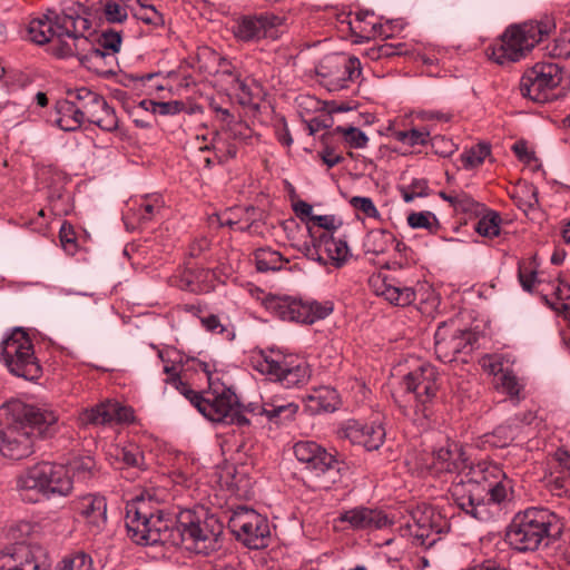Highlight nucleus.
<instances>
[{"instance_id": "864d4df0", "label": "nucleus", "mask_w": 570, "mask_h": 570, "mask_svg": "<svg viewBox=\"0 0 570 570\" xmlns=\"http://www.w3.org/2000/svg\"><path fill=\"white\" fill-rule=\"evenodd\" d=\"M58 570H94L92 559L89 554L78 551L65 557Z\"/></svg>"}, {"instance_id": "de8ad7c7", "label": "nucleus", "mask_w": 570, "mask_h": 570, "mask_svg": "<svg viewBox=\"0 0 570 570\" xmlns=\"http://www.w3.org/2000/svg\"><path fill=\"white\" fill-rule=\"evenodd\" d=\"M495 387L498 391L509 395L510 399L517 401L520 400V393L523 389L518 377L510 370H507L499 376V380L495 381Z\"/></svg>"}, {"instance_id": "5fc2aeb1", "label": "nucleus", "mask_w": 570, "mask_h": 570, "mask_svg": "<svg viewBox=\"0 0 570 570\" xmlns=\"http://www.w3.org/2000/svg\"><path fill=\"white\" fill-rule=\"evenodd\" d=\"M400 193L405 203H411L417 197H426L430 194L426 179H413L407 186H401Z\"/></svg>"}, {"instance_id": "9d476101", "label": "nucleus", "mask_w": 570, "mask_h": 570, "mask_svg": "<svg viewBox=\"0 0 570 570\" xmlns=\"http://www.w3.org/2000/svg\"><path fill=\"white\" fill-rule=\"evenodd\" d=\"M268 312L282 321L301 324H314L332 314V301H316L314 298H295L291 296L268 295L264 299Z\"/></svg>"}, {"instance_id": "2f4dec72", "label": "nucleus", "mask_w": 570, "mask_h": 570, "mask_svg": "<svg viewBox=\"0 0 570 570\" xmlns=\"http://www.w3.org/2000/svg\"><path fill=\"white\" fill-rule=\"evenodd\" d=\"M306 409L312 414L321 412H334L338 405V395L336 391L328 386H321L313 390L304 399Z\"/></svg>"}, {"instance_id": "f8f14e48", "label": "nucleus", "mask_w": 570, "mask_h": 570, "mask_svg": "<svg viewBox=\"0 0 570 570\" xmlns=\"http://www.w3.org/2000/svg\"><path fill=\"white\" fill-rule=\"evenodd\" d=\"M564 75L558 63L538 62L521 77L520 92L532 101L548 102L558 98V89L564 80Z\"/></svg>"}, {"instance_id": "a878e982", "label": "nucleus", "mask_w": 570, "mask_h": 570, "mask_svg": "<svg viewBox=\"0 0 570 570\" xmlns=\"http://www.w3.org/2000/svg\"><path fill=\"white\" fill-rule=\"evenodd\" d=\"M279 18L274 14L244 16L233 24L234 36L245 42L257 41L267 37L268 32L277 26Z\"/></svg>"}, {"instance_id": "603ef678", "label": "nucleus", "mask_w": 570, "mask_h": 570, "mask_svg": "<svg viewBox=\"0 0 570 570\" xmlns=\"http://www.w3.org/2000/svg\"><path fill=\"white\" fill-rule=\"evenodd\" d=\"M171 72L164 75L163 72H148L145 73V94L153 96L159 91L170 88L169 77Z\"/></svg>"}, {"instance_id": "aec40b11", "label": "nucleus", "mask_w": 570, "mask_h": 570, "mask_svg": "<svg viewBox=\"0 0 570 570\" xmlns=\"http://www.w3.org/2000/svg\"><path fill=\"white\" fill-rule=\"evenodd\" d=\"M431 466L436 473H455L453 483L461 476L466 479L465 474L469 469L475 464L470 463L462 444L448 440L444 445L433 451Z\"/></svg>"}, {"instance_id": "c756f323", "label": "nucleus", "mask_w": 570, "mask_h": 570, "mask_svg": "<svg viewBox=\"0 0 570 570\" xmlns=\"http://www.w3.org/2000/svg\"><path fill=\"white\" fill-rule=\"evenodd\" d=\"M67 96L71 98L79 108L86 121L89 117H94L95 111L101 106H105L106 101L101 95L87 87L69 89Z\"/></svg>"}, {"instance_id": "cd10ccee", "label": "nucleus", "mask_w": 570, "mask_h": 570, "mask_svg": "<svg viewBox=\"0 0 570 570\" xmlns=\"http://www.w3.org/2000/svg\"><path fill=\"white\" fill-rule=\"evenodd\" d=\"M314 249L317 262L322 264L331 263L336 267L343 266L351 256L346 239L336 238L328 233H321L314 238Z\"/></svg>"}, {"instance_id": "4d7b16f0", "label": "nucleus", "mask_w": 570, "mask_h": 570, "mask_svg": "<svg viewBox=\"0 0 570 570\" xmlns=\"http://www.w3.org/2000/svg\"><path fill=\"white\" fill-rule=\"evenodd\" d=\"M394 137L397 141L410 147H414L417 145H425L429 140L430 132L425 129L413 128L410 130L396 131Z\"/></svg>"}, {"instance_id": "a211bd4d", "label": "nucleus", "mask_w": 570, "mask_h": 570, "mask_svg": "<svg viewBox=\"0 0 570 570\" xmlns=\"http://www.w3.org/2000/svg\"><path fill=\"white\" fill-rule=\"evenodd\" d=\"M110 50H101L95 45V40L88 37H79L73 42L63 41L57 50L58 58L78 57L81 65L98 75H107L112 71L116 60Z\"/></svg>"}, {"instance_id": "6e6d98bb", "label": "nucleus", "mask_w": 570, "mask_h": 570, "mask_svg": "<svg viewBox=\"0 0 570 570\" xmlns=\"http://www.w3.org/2000/svg\"><path fill=\"white\" fill-rule=\"evenodd\" d=\"M223 129L237 145L248 144L253 137L252 128L243 121L230 120L228 126H224Z\"/></svg>"}, {"instance_id": "338daca9", "label": "nucleus", "mask_w": 570, "mask_h": 570, "mask_svg": "<svg viewBox=\"0 0 570 570\" xmlns=\"http://www.w3.org/2000/svg\"><path fill=\"white\" fill-rule=\"evenodd\" d=\"M350 205L368 218H377L380 216L377 208L370 197L354 196L350 199Z\"/></svg>"}, {"instance_id": "3c124183", "label": "nucleus", "mask_w": 570, "mask_h": 570, "mask_svg": "<svg viewBox=\"0 0 570 570\" xmlns=\"http://www.w3.org/2000/svg\"><path fill=\"white\" fill-rule=\"evenodd\" d=\"M489 155V145L478 144L461 155V161L464 168L472 169L479 167Z\"/></svg>"}, {"instance_id": "e433bc0d", "label": "nucleus", "mask_w": 570, "mask_h": 570, "mask_svg": "<svg viewBox=\"0 0 570 570\" xmlns=\"http://www.w3.org/2000/svg\"><path fill=\"white\" fill-rule=\"evenodd\" d=\"M220 58L219 53L214 49L207 46H200L195 53L186 59V63L203 75H213L215 69H217Z\"/></svg>"}, {"instance_id": "052dcab7", "label": "nucleus", "mask_w": 570, "mask_h": 570, "mask_svg": "<svg viewBox=\"0 0 570 570\" xmlns=\"http://www.w3.org/2000/svg\"><path fill=\"white\" fill-rule=\"evenodd\" d=\"M184 371L193 370L195 372H203L208 381V385H213V375L216 372V364L213 361H203L197 357L187 358L181 364Z\"/></svg>"}, {"instance_id": "774afa93", "label": "nucleus", "mask_w": 570, "mask_h": 570, "mask_svg": "<svg viewBox=\"0 0 570 570\" xmlns=\"http://www.w3.org/2000/svg\"><path fill=\"white\" fill-rule=\"evenodd\" d=\"M95 45L99 46L101 50H110L117 53L120 49L121 37L118 32L105 31L97 37Z\"/></svg>"}, {"instance_id": "09e8293b", "label": "nucleus", "mask_w": 570, "mask_h": 570, "mask_svg": "<svg viewBox=\"0 0 570 570\" xmlns=\"http://www.w3.org/2000/svg\"><path fill=\"white\" fill-rule=\"evenodd\" d=\"M407 224L412 228H423L436 233L440 228L436 216L431 212H414L407 216Z\"/></svg>"}, {"instance_id": "4c0bfd02", "label": "nucleus", "mask_w": 570, "mask_h": 570, "mask_svg": "<svg viewBox=\"0 0 570 570\" xmlns=\"http://www.w3.org/2000/svg\"><path fill=\"white\" fill-rule=\"evenodd\" d=\"M212 149L218 163L223 164L237 156L238 145L222 128L216 132L210 146L202 147L200 150Z\"/></svg>"}, {"instance_id": "49530a36", "label": "nucleus", "mask_w": 570, "mask_h": 570, "mask_svg": "<svg viewBox=\"0 0 570 570\" xmlns=\"http://www.w3.org/2000/svg\"><path fill=\"white\" fill-rule=\"evenodd\" d=\"M87 121L106 131H112L118 127V118L115 110L107 104V101H105V106L98 108L95 111V116L89 117Z\"/></svg>"}, {"instance_id": "7c9ffc66", "label": "nucleus", "mask_w": 570, "mask_h": 570, "mask_svg": "<svg viewBox=\"0 0 570 570\" xmlns=\"http://www.w3.org/2000/svg\"><path fill=\"white\" fill-rule=\"evenodd\" d=\"M56 115L55 122L65 131H75L86 121L79 108L68 96L67 99L59 100L56 104Z\"/></svg>"}, {"instance_id": "f704fd0d", "label": "nucleus", "mask_w": 570, "mask_h": 570, "mask_svg": "<svg viewBox=\"0 0 570 570\" xmlns=\"http://www.w3.org/2000/svg\"><path fill=\"white\" fill-rule=\"evenodd\" d=\"M367 18L373 19L374 16L370 12H357L353 20H347L350 31L356 37L370 39L373 36H382L385 38L390 37V33L385 31L382 24H377V22L367 20Z\"/></svg>"}, {"instance_id": "dca6fc26", "label": "nucleus", "mask_w": 570, "mask_h": 570, "mask_svg": "<svg viewBox=\"0 0 570 570\" xmlns=\"http://www.w3.org/2000/svg\"><path fill=\"white\" fill-rule=\"evenodd\" d=\"M478 344V335L469 330H460L453 321L439 324L434 334V350L443 363L455 361L459 355L470 354Z\"/></svg>"}, {"instance_id": "a19ab883", "label": "nucleus", "mask_w": 570, "mask_h": 570, "mask_svg": "<svg viewBox=\"0 0 570 570\" xmlns=\"http://www.w3.org/2000/svg\"><path fill=\"white\" fill-rule=\"evenodd\" d=\"M185 309L194 316L199 317L203 327L213 334H220L225 340L232 341L235 336L233 330L225 326L219 317L214 314L202 315V308L196 305H186Z\"/></svg>"}, {"instance_id": "473e14b6", "label": "nucleus", "mask_w": 570, "mask_h": 570, "mask_svg": "<svg viewBox=\"0 0 570 570\" xmlns=\"http://www.w3.org/2000/svg\"><path fill=\"white\" fill-rule=\"evenodd\" d=\"M145 26L148 27L146 33L154 35L157 41L154 43L155 48L164 50L169 39V28L165 22V18L161 12L153 4L145 3Z\"/></svg>"}, {"instance_id": "c85d7f7f", "label": "nucleus", "mask_w": 570, "mask_h": 570, "mask_svg": "<svg viewBox=\"0 0 570 570\" xmlns=\"http://www.w3.org/2000/svg\"><path fill=\"white\" fill-rule=\"evenodd\" d=\"M434 510L429 505H417L411 511L409 528L414 537L428 539L432 533H439L440 527L434 521Z\"/></svg>"}, {"instance_id": "79ce46f5", "label": "nucleus", "mask_w": 570, "mask_h": 570, "mask_svg": "<svg viewBox=\"0 0 570 570\" xmlns=\"http://www.w3.org/2000/svg\"><path fill=\"white\" fill-rule=\"evenodd\" d=\"M255 264L258 272H277L288 263L279 252L271 248H258L254 253Z\"/></svg>"}, {"instance_id": "f03ea898", "label": "nucleus", "mask_w": 570, "mask_h": 570, "mask_svg": "<svg viewBox=\"0 0 570 570\" xmlns=\"http://www.w3.org/2000/svg\"><path fill=\"white\" fill-rule=\"evenodd\" d=\"M7 415L6 428H0V453L21 460L35 451L37 439L52 438L58 431L57 413L45 406L11 400L2 406Z\"/></svg>"}, {"instance_id": "13d9d810", "label": "nucleus", "mask_w": 570, "mask_h": 570, "mask_svg": "<svg viewBox=\"0 0 570 570\" xmlns=\"http://www.w3.org/2000/svg\"><path fill=\"white\" fill-rule=\"evenodd\" d=\"M546 51L552 58L567 59L570 57V46L566 29H562L559 36L546 46Z\"/></svg>"}, {"instance_id": "bf43d9fd", "label": "nucleus", "mask_w": 570, "mask_h": 570, "mask_svg": "<svg viewBox=\"0 0 570 570\" xmlns=\"http://www.w3.org/2000/svg\"><path fill=\"white\" fill-rule=\"evenodd\" d=\"M454 210L480 216L485 212V206L473 199L466 193L459 191Z\"/></svg>"}, {"instance_id": "c9c22d12", "label": "nucleus", "mask_w": 570, "mask_h": 570, "mask_svg": "<svg viewBox=\"0 0 570 570\" xmlns=\"http://www.w3.org/2000/svg\"><path fill=\"white\" fill-rule=\"evenodd\" d=\"M150 347L157 353V356L163 363V371L167 374L165 382L178 391V386L174 383V381L181 380L179 372L183 370V357L175 348L171 347H166L163 350H158L154 345H150Z\"/></svg>"}, {"instance_id": "b1692460", "label": "nucleus", "mask_w": 570, "mask_h": 570, "mask_svg": "<svg viewBox=\"0 0 570 570\" xmlns=\"http://www.w3.org/2000/svg\"><path fill=\"white\" fill-rule=\"evenodd\" d=\"M78 420L83 426L129 422L132 420V410L121 406L118 402L105 401L90 409L82 410Z\"/></svg>"}, {"instance_id": "5701e85b", "label": "nucleus", "mask_w": 570, "mask_h": 570, "mask_svg": "<svg viewBox=\"0 0 570 570\" xmlns=\"http://www.w3.org/2000/svg\"><path fill=\"white\" fill-rule=\"evenodd\" d=\"M340 436L367 451L377 450L385 440V429L381 423L363 424L351 420L340 429Z\"/></svg>"}, {"instance_id": "f3484780", "label": "nucleus", "mask_w": 570, "mask_h": 570, "mask_svg": "<svg viewBox=\"0 0 570 570\" xmlns=\"http://www.w3.org/2000/svg\"><path fill=\"white\" fill-rule=\"evenodd\" d=\"M75 31V21L72 14L57 12L49 9L41 18L32 19L27 27L28 38L36 45L42 46L56 39L52 46V52L57 56V50L65 39V35Z\"/></svg>"}, {"instance_id": "c03bdc74", "label": "nucleus", "mask_w": 570, "mask_h": 570, "mask_svg": "<svg viewBox=\"0 0 570 570\" xmlns=\"http://www.w3.org/2000/svg\"><path fill=\"white\" fill-rule=\"evenodd\" d=\"M268 421L276 424L291 421L298 411V405L293 402L264 403L261 407Z\"/></svg>"}, {"instance_id": "1a4fd4ad", "label": "nucleus", "mask_w": 570, "mask_h": 570, "mask_svg": "<svg viewBox=\"0 0 570 570\" xmlns=\"http://www.w3.org/2000/svg\"><path fill=\"white\" fill-rule=\"evenodd\" d=\"M253 367L269 380L289 389L305 383L311 376L308 364L281 351H259L252 356Z\"/></svg>"}, {"instance_id": "6ab92c4d", "label": "nucleus", "mask_w": 570, "mask_h": 570, "mask_svg": "<svg viewBox=\"0 0 570 570\" xmlns=\"http://www.w3.org/2000/svg\"><path fill=\"white\" fill-rule=\"evenodd\" d=\"M293 452L297 461L304 464L305 469L314 472L315 475H327L330 483L340 480L342 463L316 442H296Z\"/></svg>"}, {"instance_id": "39448f33", "label": "nucleus", "mask_w": 570, "mask_h": 570, "mask_svg": "<svg viewBox=\"0 0 570 570\" xmlns=\"http://www.w3.org/2000/svg\"><path fill=\"white\" fill-rule=\"evenodd\" d=\"M439 373L430 363H422L409 372L402 381L407 393L413 394V415L411 417L419 431H428L436 423V396L440 389Z\"/></svg>"}, {"instance_id": "58836bf2", "label": "nucleus", "mask_w": 570, "mask_h": 570, "mask_svg": "<svg viewBox=\"0 0 570 570\" xmlns=\"http://www.w3.org/2000/svg\"><path fill=\"white\" fill-rule=\"evenodd\" d=\"M395 236L386 229H373L368 232L363 242V248L366 254H385L394 244Z\"/></svg>"}, {"instance_id": "412c9836", "label": "nucleus", "mask_w": 570, "mask_h": 570, "mask_svg": "<svg viewBox=\"0 0 570 570\" xmlns=\"http://www.w3.org/2000/svg\"><path fill=\"white\" fill-rule=\"evenodd\" d=\"M368 285L376 296L383 297L395 306H409L415 298V291L411 286L403 285L399 279L379 273L368 278Z\"/></svg>"}, {"instance_id": "e2e57ef3", "label": "nucleus", "mask_w": 570, "mask_h": 570, "mask_svg": "<svg viewBox=\"0 0 570 570\" xmlns=\"http://www.w3.org/2000/svg\"><path fill=\"white\" fill-rule=\"evenodd\" d=\"M518 278L522 288L527 292H533L535 284H540L537 272L530 264L520 263L518 267Z\"/></svg>"}, {"instance_id": "0e129e2a", "label": "nucleus", "mask_w": 570, "mask_h": 570, "mask_svg": "<svg viewBox=\"0 0 570 570\" xmlns=\"http://www.w3.org/2000/svg\"><path fill=\"white\" fill-rule=\"evenodd\" d=\"M165 202L160 194L145 195V222L147 218L163 217Z\"/></svg>"}, {"instance_id": "423d86ee", "label": "nucleus", "mask_w": 570, "mask_h": 570, "mask_svg": "<svg viewBox=\"0 0 570 570\" xmlns=\"http://www.w3.org/2000/svg\"><path fill=\"white\" fill-rule=\"evenodd\" d=\"M554 28L556 23L550 17L511 26L493 45L490 57L499 65L517 62Z\"/></svg>"}, {"instance_id": "6e6552de", "label": "nucleus", "mask_w": 570, "mask_h": 570, "mask_svg": "<svg viewBox=\"0 0 570 570\" xmlns=\"http://www.w3.org/2000/svg\"><path fill=\"white\" fill-rule=\"evenodd\" d=\"M0 360L17 377L37 381L42 374L32 341L20 327L12 330L0 343Z\"/></svg>"}, {"instance_id": "0eeeda50", "label": "nucleus", "mask_w": 570, "mask_h": 570, "mask_svg": "<svg viewBox=\"0 0 570 570\" xmlns=\"http://www.w3.org/2000/svg\"><path fill=\"white\" fill-rule=\"evenodd\" d=\"M17 488L23 500L37 502L38 498L29 497V492L51 499L69 495L73 487L65 465L42 461L26 469L18 476Z\"/></svg>"}, {"instance_id": "72a5a7b5", "label": "nucleus", "mask_w": 570, "mask_h": 570, "mask_svg": "<svg viewBox=\"0 0 570 570\" xmlns=\"http://www.w3.org/2000/svg\"><path fill=\"white\" fill-rule=\"evenodd\" d=\"M142 502V493L135 495L132 499L128 500L126 503V515H125V527L127 530L128 538L136 544L142 543V531L140 529L141 522V512L140 504Z\"/></svg>"}, {"instance_id": "7ed1b4c3", "label": "nucleus", "mask_w": 570, "mask_h": 570, "mask_svg": "<svg viewBox=\"0 0 570 570\" xmlns=\"http://www.w3.org/2000/svg\"><path fill=\"white\" fill-rule=\"evenodd\" d=\"M560 531L554 512L531 507L514 514L505 530V542L518 552H534L549 547Z\"/></svg>"}, {"instance_id": "ddd939ff", "label": "nucleus", "mask_w": 570, "mask_h": 570, "mask_svg": "<svg viewBox=\"0 0 570 570\" xmlns=\"http://www.w3.org/2000/svg\"><path fill=\"white\" fill-rule=\"evenodd\" d=\"M318 81L328 91H338L350 87L362 75L361 61L355 56L331 53L315 66Z\"/></svg>"}, {"instance_id": "bb28decb", "label": "nucleus", "mask_w": 570, "mask_h": 570, "mask_svg": "<svg viewBox=\"0 0 570 570\" xmlns=\"http://www.w3.org/2000/svg\"><path fill=\"white\" fill-rule=\"evenodd\" d=\"M75 511L86 521L92 532H100L107 523L106 498L89 493L73 501Z\"/></svg>"}, {"instance_id": "37998d69", "label": "nucleus", "mask_w": 570, "mask_h": 570, "mask_svg": "<svg viewBox=\"0 0 570 570\" xmlns=\"http://www.w3.org/2000/svg\"><path fill=\"white\" fill-rule=\"evenodd\" d=\"M100 9L102 17L109 23H121L129 13L137 17L132 4H120L117 0H100Z\"/></svg>"}, {"instance_id": "8fccbe9b", "label": "nucleus", "mask_w": 570, "mask_h": 570, "mask_svg": "<svg viewBox=\"0 0 570 570\" xmlns=\"http://www.w3.org/2000/svg\"><path fill=\"white\" fill-rule=\"evenodd\" d=\"M334 131L342 135L351 148H365L368 142V137L365 132L354 126H337Z\"/></svg>"}, {"instance_id": "9b49d317", "label": "nucleus", "mask_w": 570, "mask_h": 570, "mask_svg": "<svg viewBox=\"0 0 570 570\" xmlns=\"http://www.w3.org/2000/svg\"><path fill=\"white\" fill-rule=\"evenodd\" d=\"M177 531L185 548L196 553L209 554L220 547L223 525L213 517L202 521L191 511H184Z\"/></svg>"}, {"instance_id": "4be33fe9", "label": "nucleus", "mask_w": 570, "mask_h": 570, "mask_svg": "<svg viewBox=\"0 0 570 570\" xmlns=\"http://www.w3.org/2000/svg\"><path fill=\"white\" fill-rule=\"evenodd\" d=\"M337 521L355 531L381 530L391 525L387 514L377 508L358 505L340 513Z\"/></svg>"}, {"instance_id": "680f3d73", "label": "nucleus", "mask_w": 570, "mask_h": 570, "mask_svg": "<svg viewBox=\"0 0 570 570\" xmlns=\"http://www.w3.org/2000/svg\"><path fill=\"white\" fill-rule=\"evenodd\" d=\"M213 75L220 81L226 82L229 87L240 77L236 67L224 57L218 61L217 69H215Z\"/></svg>"}, {"instance_id": "4468645a", "label": "nucleus", "mask_w": 570, "mask_h": 570, "mask_svg": "<svg viewBox=\"0 0 570 570\" xmlns=\"http://www.w3.org/2000/svg\"><path fill=\"white\" fill-rule=\"evenodd\" d=\"M228 528L236 539L249 549H263L268 546L271 537L268 519L254 509L237 507L229 517Z\"/></svg>"}, {"instance_id": "20e7f679", "label": "nucleus", "mask_w": 570, "mask_h": 570, "mask_svg": "<svg viewBox=\"0 0 570 570\" xmlns=\"http://www.w3.org/2000/svg\"><path fill=\"white\" fill-rule=\"evenodd\" d=\"M178 392L184 395L207 420L215 423L245 426L250 421L242 413L237 395L225 385H209L204 392L194 391L183 380H175Z\"/></svg>"}, {"instance_id": "f257e3e1", "label": "nucleus", "mask_w": 570, "mask_h": 570, "mask_svg": "<svg viewBox=\"0 0 570 570\" xmlns=\"http://www.w3.org/2000/svg\"><path fill=\"white\" fill-rule=\"evenodd\" d=\"M458 481L451 483L449 495L465 514L488 522L499 513L501 503L513 495V481L495 463L478 462Z\"/></svg>"}, {"instance_id": "393cba45", "label": "nucleus", "mask_w": 570, "mask_h": 570, "mask_svg": "<svg viewBox=\"0 0 570 570\" xmlns=\"http://www.w3.org/2000/svg\"><path fill=\"white\" fill-rule=\"evenodd\" d=\"M176 520L171 513L157 509L148 517L145 513V547L165 546L175 543L174 533Z\"/></svg>"}, {"instance_id": "a18cd8bd", "label": "nucleus", "mask_w": 570, "mask_h": 570, "mask_svg": "<svg viewBox=\"0 0 570 570\" xmlns=\"http://www.w3.org/2000/svg\"><path fill=\"white\" fill-rule=\"evenodd\" d=\"M480 219L475 224V232L484 237H495L500 233L501 216L485 207V212L480 215Z\"/></svg>"}, {"instance_id": "ea45409f", "label": "nucleus", "mask_w": 570, "mask_h": 570, "mask_svg": "<svg viewBox=\"0 0 570 570\" xmlns=\"http://www.w3.org/2000/svg\"><path fill=\"white\" fill-rule=\"evenodd\" d=\"M521 420L515 416L507 423L499 425L491 434H487L485 442L495 448H505L519 435Z\"/></svg>"}, {"instance_id": "69168bd1", "label": "nucleus", "mask_w": 570, "mask_h": 570, "mask_svg": "<svg viewBox=\"0 0 570 570\" xmlns=\"http://www.w3.org/2000/svg\"><path fill=\"white\" fill-rule=\"evenodd\" d=\"M151 110L154 114L163 115V116H174L185 111V104L180 100H171V101H154L150 100Z\"/></svg>"}, {"instance_id": "2eb2a0df", "label": "nucleus", "mask_w": 570, "mask_h": 570, "mask_svg": "<svg viewBox=\"0 0 570 570\" xmlns=\"http://www.w3.org/2000/svg\"><path fill=\"white\" fill-rule=\"evenodd\" d=\"M33 530L35 525L29 521H19L10 528V537L16 542L0 551V570H46L33 549L24 543Z\"/></svg>"}]
</instances>
